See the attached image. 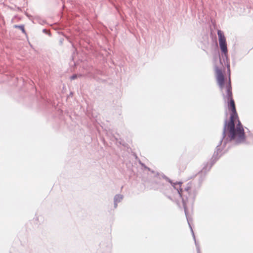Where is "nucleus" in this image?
<instances>
[{"label": "nucleus", "instance_id": "nucleus-4", "mask_svg": "<svg viewBox=\"0 0 253 253\" xmlns=\"http://www.w3.org/2000/svg\"><path fill=\"white\" fill-rule=\"evenodd\" d=\"M178 185H179V186L180 187V184H175L174 186V187L175 188L177 189V192H178L180 197L181 198H182V192H183L181 188L178 189V187H176V186H178Z\"/></svg>", "mask_w": 253, "mask_h": 253}, {"label": "nucleus", "instance_id": "nucleus-6", "mask_svg": "<svg viewBox=\"0 0 253 253\" xmlns=\"http://www.w3.org/2000/svg\"><path fill=\"white\" fill-rule=\"evenodd\" d=\"M77 78V76L76 75H74L71 77V80H75Z\"/></svg>", "mask_w": 253, "mask_h": 253}, {"label": "nucleus", "instance_id": "nucleus-5", "mask_svg": "<svg viewBox=\"0 0 253 253\" xmlns=\"http://www.w3.org/2000/svg\"><path fill=\"white\" fill-rule=\"evenodd\" d=\"M15 27H17V28H18L19 29H20L21 30H22V31L23 33H25V31L24 27L23 26H22V25H21V26H15Z\"/></svg>", "mask_w": 253, "mask_h": 253}, {"label": "nucleus", "instance_id": "nucleus-7", "mask_svg": "<svg viewBox=\"0 0 253 253\" xmlns=\"http://www.w3.org/2000/svg\"><path fill=\"white\" fill-rule=\"evenodd\" d=\"M188 190H189V188H187V189H186V191H188Z\"/></svg>", "mask_w": 253, "mask_h": 253}, {"label": "nucleus", "instance_id": "nucleus-2", "mask_svg": "<svg viewBox=\"0 0 253 253\" xmlns=\"http://www.w3.org/2000/svg\"><path fill=\"white\" fill-rule=\"evenodd\" d=\"M217 35L221 50L225 54L227 52V48L226 38L224 36V33L221 30H219L217 31Z\"/></svg>", "mask_w": 253, "mask_h": 253}, {"label": "nucleus", "instance_id": "nucleus-3", "mask_svg": "<svg viewBox=\"0 0 253 253\" xmlns=\"http://www.w3.org/2000/svg\"><path fill=\"white\" fill-rule=\"evenodd\" d=\"M216 78L221 89H222L225 85L224 77L221 70L216 68L215 69Z\"/></svg>", "mask_w": 253, "mask_h": 253}, {"label": "nucleus", "instance_id": "nucleus-1", "mask_svg": "<svg viewBox=\"0 0 253 253\" xmlns=\"http://www.w3.org/2000/svg\"><path fill=\"white\" fill-rule=\"evenodd\" d=\"M225 88L226 94L224 97L227 101L228 108L231 111V113L230 120L228 123H226L224 129L228 131L229 137L231 139L234 140L238 143L243 142L245 140V133L236 111L230 81L225 84Z\"/></svg>", "mask_w": 253, "mask_h": 253}]
</instances>
